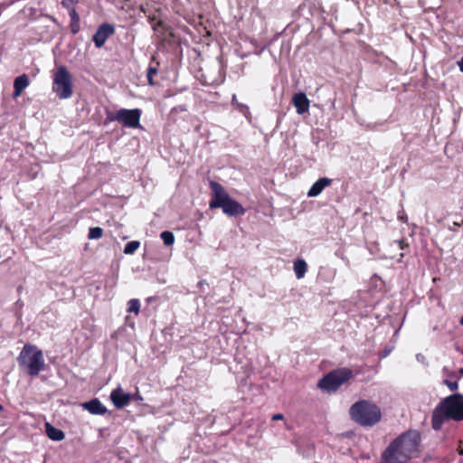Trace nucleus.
Wrapping results in <instances>:
<instances>
[{
    "label": "nucleus",
    "mask_w": 463,
    "mask_h": 463,
    "mask_svg": "<svg viewBox=\"0 0 463 463\" xmlns=\"http://www.w3.org/2000/svg\"><path fill=\"white\" fill-rule=\"evenodd\" d=\"M421 435L409 430L395 438L383 450L380 463H407L420 454Z\"/></svg>",
    "instance_id": "1"
},
{
    "label": "nucleus",
    "mask_w": 463,
    "mask_h": 463,
    "mask_svg": "<svg viewBox=\"0 0 463 463\" xmlns=\"http://www.w3.org/2000/svg\"><path fill=\"white\" fill-rule=\"evenodd\" d=\"M463 420V394L454 393L444 399L434 409L431 415V427L441 430L446 420Z\"/></svg>",
    "instance_id": "2"
},
{
    "label": "nucleus",
    "mask_w": 463,
    "mask_h": 463,
    "mask_svg": "<svg viewBox=\"0 0 463 463\" xmlns=\"http://www.w3.org/2000/svg\"><path fill=\"white\" fill-rule=\"evenodd\" d=\"M209 186L211 189L210 209L221 208L222 213L230 217L243 215L245 213L243 206L236 200L232 199L221 184L211 180Z\"/></svg>",
    "instance_id": "3"
},
{
    "label": "nucleus",
    "mask_w": 463,
    "mask_h": 463,
    "mask_svg": "<svg viewBox=\"0 0 463 463\" xmlns=\"http://www.w3.org/2000/svg\"><path fill=\"white\" fill-rule=\"evenodd\" d=\"M351 420L362 427H373L378 424L383 417L381 408L372 401L359 400L349 408Z\"/></svg>",
    "instance_id": "4"
},
{
    "label": "nucleus",
    "mask_w": 463,
    "mask_h": 463,
    "mask_svg": "<svg viewBox=\"0 0 463 463\" xmlns=\"http://www.w3.org/2000/svg\"><path fill=\"white\" fill-rule=\"evenodd\" d=\"M20 366L31 376H36L44 367L43 352L36 346L25 345L18 357Z\"/></svg>",
    "instance_id": "5"
},
{
    "label": "nucleus",
    "mask_w": 463,
    "mask_h": 463,
    "mask_svg": "<svg viewBox=\"0 0 463 463\" xmlns=\"http://www.w3.org/2000/svg\"><path fill=\"white\" fill-rule=\"evenodd\" d=\"M354 377L353 371L344 367L333 370L319 380L317 386L328 392H336L341 385Z\"/></svg>",
    "instance_id": "6"
},
{
    "label": "nucleus",
    "mask_w": 463,
    "mask_h": 463,
    "mask_svg": "<svg viewBox=\"0 0 463 463\" xmlns=\"http://www.w3.org/2000/svg\"><path fill=\"white\" fill-rule=\"evenodd\" d=\"M52 91L61 99H66L72 95L71 76L66 67L60 66L52 74Z\"/></svg>",
    "instance_id": "7"
},
{
    "label": "nucleus",
    "mask_w": 463,
    "mask_h": 463,
    "mask_svg": "<svg viewBox=\"0 0 463 463\" xmlns=\"http://www.w3.org/2000/svg\"><path fill=\"white\" fill-rule=\"evenodd\" d=\"M116 32L115 26L109 23L101 24L92 36V41L97 48L102 47L106 41Z\"/></svg>",
    "instance_id": "8"
},
{
    "label": "nucleus",
    "mask_w": 463,
    "mask_h": 463,
    "mask_svg": "<svg viewBox=\"0 0 463 463\" xmlns=\"http://www.w3.org/2000/svg\"><path fill=\"white\" fill-rule=\"evenodd\" d=\"M110 400L117 409L128 406L131 402L130 393H126L121 387H118L110 392Z\"/></svg>",
    "instance_id": "9"
},
{
    "label": "nucleus",
    "mask_w": 463,
    "mask_h": 463,
    "mask_svg": "<svg viewBox=\"0 0 463 463\" xmlns=\"http://www.w3.org/2000/svg\"><path fill=\"white\" fill-rule=\"evenodd\" d=\"M140 11L147 17V20L155 32H167L169 30L168 25H166L162 20H157L156 16L150 14L143 5L140 6Z\"/></svg>",
    "instance_id": "10"
},
{
    "label": "nucleus",
    "mask_w": 463,
    "mask_h": 463,
    "mask_svg": "<svg viewBox=\"0 0 463 463\" xmlns=\"http://www.w3.org/2000/svg\"><path fill=\"white\" fill-rule=\"evenodd\" d=\"M292 103L297 109L298 114H304L308 110L309 100L303 92L296 93L292 98Z\"/></svg>",
    "instance_id": "11"
},
{
    "label": "nucleus",
    "mask_w": 463,
    "mask_h": 463,
    "mask_svg": "<svg viewBox=\"0 0 463 463\" xmlns=\"http://www.w3.org/2000/svg\"><path fill=\"white\" fill-rule=\"evenodd\" d=\"M332 182L333 180L327 177L319 178L308 190L307 196L316 197L319 195L326 187L331 185Z\"/></svg>",
    "instance_id": "12"
},
{
    "label": "nucleus",
    "mask_w": 463,
    "mask_h": 463,
    "mask_svg": "<svg viewBox=\"0 0 463 463\" xmlns=\"http://www.w3.org/2000/svg\"><path fill=\"white\" fill-rule=\"evenodd\" d=\"M29 78L26 74H22L14 79V98H18L23 91L29 86Z\"/></svg>",
    "instance_id": "13"
},
{
    "label": "nucleus",
    "mask_w": 463,
    "mask_h": 463,
    "mask_svg": "<svg viewBox=\"0 0 463 463\" xmlns=\"http://www.w3.org/2000/svg\"><path fill=\"white\" fill-rule=\"evenodd\" d=\"M89 412L91 414L103 415L107 412L106 407L98 400L89 401Z\"/></svg>",
    "instance_id": "14"
},
{
    "label": "nucleus",
    "mask_w": 463,
    "mask_h": 463,
    "mask_svg": "<svg viewBox=\"0 0 463 463\" xmlns=\"http://www.w3.org/2000/svg\"><path fill=\"white\" fill-rule=\"evenodd\" d=\"M45 430H46L47 436L52 440L60 441L64 439L63 431L53 427L50 423L45 424Z\"/></svg>",
    "instance_id": "15"
},
{
    "label": "nucleus",
    "mask_w": 463,
    "mask_h": 463,
    "mask_svg": "<svg viewBox=\"0 0 463 463\" xmlns=\"http://www.w3.org/2000/svg\"><path fill=\"white\" fill-rule=\"evenodd\" d=\"M139 118H107V119H109V121L117 119L122 124L123 127H128V128L139 127Z\"/></svg>",
    "instance_id": "16"
},
{
    "label": "nucleus",
    "mask_w": 463,
    "mask_h": 463,
    "mask_svg": "<svg viewBox=\"0 0 463 463\" xmlns=\"http://www.w3.org/2000/svg\"><path fill=\"white\" fill-rule=\"evenodd\" d=\"M307 269V264L304 260L298 259L294 261V271L298 279H302L305 276Z\"/></svg>",
    "instance_id": "17"
},
{
    "label": "nucleus",
    "mask_w": 463,
    "mask_h": 463,
    "mask_svg": "<svg viewBox=\"0 0 463 463\" xmlns=\"http://www.w3.org/2000/svg\"><path fill=\"white\" fill-rule=\"evenodd\" d=\"M393 244L397 245V247L402 250L400 253V258L398 259V261L402 262V258L410 251V245L407 241V239L402 238L401 240H396L393 241Z\"/></svg>",
    "instance_id": "18"
},
{
    "label": "nucleus",
    "mask_w": 463,
    "mask_h": 463,
    "mask_svg": "<svg viewBox=\"0 0 463 463\" xmlns=\"http://www.w3.org/2000/svg\"><path fill=\"white\" fill-rule=\"evenodd\" d=\"M69 14L71 17V30L73 33H77L80 31L79 16L74 9H71Z\"/></svg>",
    "instance_id": "19"
},
{
    "label": "nucleus",
    "mask_w": 463,
    "mask_h": 463,
    "mask_svg": "<svg viewBox=\"0 0 463 463\" xmlns=\"http://www.w3.org/2000/svg\"><path fill=\"white\" fill-rule=\"evenodd\" d=\"M203 77L204 78L203 83L205 85H210V86L219 85L223 80V76L220 73V70H218V75L216 77L208 79L204 74H203Z\"/></svg>",
    "instance_id": "20"
},
{
    "label": "nucleus",
    "mask_w": 463,
    "mask_h": 463,
    "mask_svg": "<svg viewBox=\"0 0 463 463\" xmlns=\"http://www.w3.org/2000/svg\"><path fill=\"white\" fill-rule=\"evenodd\" d=\"M160 237L165 246H172L175 242V236L172 232L165 231L161 232Z\"/></svg>",
    "instance_id": "21"
},
{
    "label": "nucleus",
    "mask_w": 463,
    "mask_h": 463,
    "mask_svg": "<svg viewBox=\"0 0 463 463\" xmlns=\"http://www.w3.org/2000/svg\"><path fill=\"white\" fill-rule=\"evenodd\" d=\"M139 246L140 242L138 241H131L125 245L124 253L128 255L133 254Z\"/></svg>",
    "instance_id": "22"
},
{
    "label": "nucleus",
    "mask_w": 463,
    "mask_h": 463,
    "mask_svg": "<svg viewBox=\"0 0 463 463\" xmlns=\"http://www.w3.org/2000/svg\"><path fill=\"white\" fill-rule=\"evenodd\" d=\"M140 310V302L138 299L133 298L128 302V312L138 315Z\"/></svg>",
    "instance_id": "23"
},
{
    "label": "nucleus",
    "mask_w": 463,
    "mask_h": 463,
    "mask_svg": "<svg viewBox=\"0 0 463 463\" xmlns=\"http://www.w3.org/2000/svg\"><path fill=\"white\" fill-rule=\"evenodd\" d=\"M232 103L236 107V110H237L238 113H241V114H242L244 116H247V114L250 113L249 107L247 105L242 104V103L237 102L235 95H233V97H232Z\"/></svg>",
    "instance_id": "24"
},
{
    "label": "nucleus",
    "mask_w": 463,
    "mask_h": 463,
    "mask_svg": "<svg viewBox=\"0 0 463 463\" xmlns=\"http://www.w3.org/2000/svg\"><path fill=\"white\" fill-rule=\"evenodd\" d=\"M103 235V230L100 227H94L89 230V240L99 239Z\"/></svg>",
    "instance_id": "25"
},
{
    "label": "nucleus",
    "mask_w": 463,
    "mask_h": 463,
    "mask_svg": "<svg viewBox=\"0 0 463 463\" xmlns=\"http://www.w3.org/2000/svg\"><path fill=\"white\" fill-rule=\"evenodd\" d=\"M141 110L138 109H120L115 116H140Z\"/></svg>",
    "instance_id": "26"
},
{
    "label": "nucleus",
    "mask_w": 463,
    "mask_h": 463,
    "mask_svg": "<svg viewBox=\"0 0 463 463\" xmlns=\"http://www.w3.org/2000/svg\"><path fill=\"white\" fill-rule=\"evenodd\" d=\"M443 384L448 386V388L451 392H456L458 389V381H450V380L446 379V380L443 381Z\"/></svg>",
    "instance_id": "27"
},
{
    "label": "nucleus",
    "mask_w": 463,
    "mask_h": 463,
    "mask_svg": "<svg viewBox=\"0 0 463 463\" xmlns=\"http://www.w3.org/2000/svg\"><path fill=\"white\" fill-rule=\"evenodd\" d=\"M157 74V69L154 67H149L147 69V80L150 85L154 84L153 77Z\"/></svg>",
    "instance_id": "28"
},
{
    "label": "nucleus",
    "mask_w": 463,
    "mask_h": 463,
    "mask_svg": "<svg viewBox=\"0 0 463 463\" xmlns=\"http://www.w3.org/2000/svg\"><path fill=\"white\" fill-rule=\"evenodd\" d=\"M130 396H131V401L132 400H135L137 402H142L143 401V397L140 394V392H138V390H137V392L135 393L130 394Z\"/></svg>",
    "instance_id": "29"
},
{
    "label": "nucleus",
    "mask_w": 463,
    "mask_h": 463,
    "mask_svg": "<svg viewBox=\"0 0 463 463\" xmlns=\"http://www.w3.org/2000/svg\"><path fill=\"white\" fill-rule=\"evenodd\" d=\"M61 5L67 8H71L72 5V0H61Z\"/></svg>",
    "instance_id": "30"
},
{
    "label": "nucleus",
    "mask_w": 463,
    "mask_h": 463,
    "mask_svg": "<svg viewBox=\"0 0 463 463\" xmlns=\"http://www.w3.org/2000/svg\"><path fill=\"white\" fill-rule=\"evenodd\" d=\"M284 416L280 413H277V414H273L272 415V420H283Z\"/></svg>",
    "instance_id": "31"
},
{
    "label": "nucleus",
    "mask_w": 463,
    "mask_h": 463,
    "mask_svg": "<svg viewBox=\"0 0 463 463\" xmlns=\"http://www.w3.org/2000/svg\"><path fill=\"white\" fill-rule=\"evenodd\" d=\"M458 66L461 72H463V57L458 61Z\"/></svg>",
    "instance_id": "32"
},
{
    "label": "nucleus",
    "mask_w": 463,
    "mask_h": 463,
    "mask_svg": "<svg viewBox=\"0 0 463 463\" xmlns=\"http://www.w3.org/2000/svg\"><path fill=\"white\" fill-rule=\"evenodd\" d=\"M458 454H459V455H462V456H463V448L458 447Z\"/></svg>",
    "instance_id": "33"
},
{
    "label": "nucleus",
    "mask_w": 463,
    "mask_h": 463,
    "mask_svg": "<svg viewBox=\"0 0 463 463\" xmlns=\"http://www.w3.org/2000/svg\"><path fill=\"white\" fill-rule=\"evenodd\" d=\"M81 406H82L83 409L87 410V402L81 403Z\"/></svg>",
    "instance_id": "34"
},
{
    "label": "nucleus",
    "mask_w": 463,
    "mask_h": 463,
    "mask_svg": "<svg viewBox=\"0 0 463 463\" xmlns=\"http://www.w3.org/2000/svg\"><path fill=\"white\" fill-rule=\"evenodd\" d=\"M389 353H390V351H387V350H386V351L384 352V354L383 355V357L387 356V355L389 354Z\"/></svg>",
    "instance_id": "35"
},
{
    "label": "nucleus",
    "mask_w": 463,
    "mask_h": 463,
    "mask_svg": "<svg viewBox=\"0 0 463 463\" xmlns=\"http://www.w3.org/2000/svg\"><path fill=\"white\" fill-rule=\"evenodd\" d=\"M459 373H460L461 375H463V367L460 368Z\"/></svg>",
    "instance_id": "36"
},
{
    "label": "nucleus",
    "mask_w": 463,
    "mask_h": 463,
    "mask_svg": "<svg viewBox=\"0 0 463 463\" xmlns=\"http://www.w3.org/2000/svg\"><path fill=\"white\" fill-rule=\"evenodd\" d=\"M460 325L463 326V317L460 319Z\"/></svg>",
    "instance_id": "37"
},
{
    "label": "nucleus",
    "mask_w": 463,
    "mask_h": 463,
    "mask_svg": "<svg viewBox=\"0 0 463 463\" xmlns=\"http://www.w3.org/2000/svg\"><path fill=\"white\" fill-rule=\"evenodd\" d=\"M3 409H4L3 406L0 404V411H2Z\"/></svg>",
    "instance_id": "38"
},
{
    "label": "nucleus",
    "mask_w": 463,
    "mask_h": 463,
    "mask_svg": "<svg viewBox=\"0 0 463 463\" xmlns=\"http://www.w3.org/2000/svg\"><path fill=\"white\" fill-rule=\"evenodd\" d=\"M462 222H463V220H462Z\"/></svg>",
    "instance_id": "39"
}]
</instances>
